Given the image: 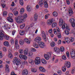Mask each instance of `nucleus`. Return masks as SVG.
<instances>
[{"mask_svg":"<svg viewBox=\"0 0 75 75\" xmlns=\"http://www.w3.org/2000/svg\"><path fill=\"white\" fill-rule=\"evenodd\" d=\"M24 8H22L20 10V13L21 14H22L24 13Z\"/></svg>","mask_w":75,"mask_h":75,"instance_id":"34","label":"nucleus"},{"mask_svg":"<svg viewBox=\"0 0 75 75\" xmlns=\"http://www.w3.org/2000/svg\"><path fill=\"white\" fill-rule=\"evenodd\" d=\"M55 21V19L54 18L48 19L47 21V24L48 25H51L53 22Z\"/></svg>","mask_w":75,"mask_h":75,"instance_id":"9","label":"nucleus"},{"mask_svg":"<svg viewBox=\"0 0 75 75\" xmlns=\"http://www.w3.org/2000/svg\"><path fill=\"white\" fill-rule=\"evenodd\" d=\"M62 59H63V60H66L67 59V57H66V56L65 55H63L62 57Z\"/></svg>","mask_w":75,"mask_h":75,"instance_id":"44","label":"nucleus"},{"mask_svg":"<svg viewBox=\"0 0 75 75\" xmlns=\"http://www.w3.org/2000/svg\"><path fill=\"white\" fill-rule=\"evenodd\" d=\"M23 57H24V55L21 54L19 55V57L21 59H23Z\"/></svg>","mask_w":75,"mask_h":75,"instance_id":"63","label":"nucleus"},{"mask_svg":"<svg viewBox=\"0 0 75 75\" xmlns=\"http://www.w3.org/2000/svg\"><path fill=\"white\" fill-rule=\"evenodd\" d=\"M15 16H18V11H16L15 12H13Z\"/></svg>","mask_w":75,"mask_h":75,"instance_id":"53","label":"nucleus"},{"mask_svg":"<svg viewBox=\"0 0 75 75\" xmlns=\"http://www.w3.org/2000/svg\"><path fill=\"white\" fill-rule=\"evenodd\" d=\"M62 69L63 72H65L67 70V68L66 66H63L62 68Z\"/></svg>","mask_w":75,"mask_h":75,"instance_id":"31","label":"nucleus"},{"mask_svg":"<svg viewBox=\"0 0 75 75\" xmlns=\"http://www.w3.org/2000/svg\"><path fill=\"white\" fill-rule=\"evenodd\" d=\"M51 55H52V52H48L45 54H44V56L46 60H49V59L51 58Z\"/></svg>","mask_w":75,"mask_h":75,"instance_id":"5","label":"nucleus"},{"mask_svg":"<svg viewBox=\"0 0 75 75\" xmlns=\"http://www.w3.org/2000/svg\"><path fill=\"white\" fill-rule=\"evenodd\" d=\"M19 51L20 54H23V52H24V50L23 49H21L19 50Z\"/></svg>","mask_w":75,"mask_h":75,"instance_id":"58","label":"nucleus"},{"mask_svg":"<svg viewBox=\"0 0 75 75\" xmlns=\"http://www.w3.org/2000/svg\"><path fill=\"white\" fill-rule=\"evenodd\" d=\"M64 64L67 68H70V67H71V64L69 62H65Z\"/></svg>","mask_w":75,"mask_h":75,"instance_id":"11","label":"nucleus"},{"mask_svg":"<svg viewBox=\"0 0 75 75\" xmlns=\"http://www.w3.org/2000/svg\"><path fill=\"white\" fill-rule=\"evenodd\" d=\"M7 20L8 21L9 23H13V19H12V18H11V17H8L7 18Z\"/></svg>","mask_w":75,"mask_h":75,"instance_id":"22","label":"nucleus"},{"mask_svg":"<svg viewBox=\"0 0 75 75\" xmlns=\"http://www.w3.org/2000/svg\"><path fill=\"white\" fill-rule=\"evenodd\" d=\"M20 64H21L20 66L21 68H24V63H23V62H22L21 63H21Z\"/></svg>","mask_w":75,"mask_h":75,"instance_id":"50","label":"nucleus"},{"mask_svg":"<svg viewBox=\"0 0 75 75\" xmlns=\"http://www.w3.org/2000/svg\"><path fill=\"white\" fill-rule=\"evenodd\" d=\"M38 16L37 14L35 13L34 15L35 21H36L37 20V19H38Z\"/></svg>","mask_w":75,"mask_h":75,"instance_id":"30","label":"nucleus"},{"mask_svg":"<svg viewBox=\"0 0 75 75\" xmlns=\"http://www.w3.org/2000/svg\"><path fill=\"white\" fill-rule=\"evenodd\" d=\"M41 63V58L40 57H37L35 58V64L36 65H38Z\"/></svg>","mask_w":75,"mask_h":75,"instance_id":"8","label":"nucleus"},{"mask_svg":"<svg viewBox=\"0 0 75 75\" xmlns=\"http://www.w3.org/2000/svg\"><path fill=\"white\" fill-rule=\"evenodd\" d=\"M64 40L66 42L68 40H70V38L68 37H65Z\"/></svg>","mask_w":75,"mask_h":75,"instance_id":"60","label":"nucleus"},{"mask_svg":"<svg viewBox=\"0 0 75 75\" xmlns=\"http://www.w3.org/2000/svg\"><path fill=\"white\" fill-rule=\"evenodd\" d=\"M41 34L42 35V37H44V35H45V32L43 31H41Z\"/></svg>","mask_w":75,"mask_h":75,"instance_id":"57","label":"nucleus"},{"mask_svg":"<svg viewBox=\"0 0 75 75\" xmlns=\"http://www.w3.org/2000/svg\"><path fill=\"white\" fill-rule=\"evenodd\" d=\"M34 41L35 42H39L40 41H41V38L40 37H37L34 39Z\"/></svg>","mask_w":75,"mask_h":75,"instance_id":"13","label":"nucleus"},{"mask_svg":"<svg viewBox=\"0 0 75 75\" xmlns=\"http://www.w3.org/2000/svg\"><path fill=\"white\" fill-rule=\"evenodd\" d=\"M50 16V15L49 14L45 15V19L46 20L48 19V18H49V16Z\"/></svg>","mask_w":75,"mask_h":75,"instance_id":"41","label":"nucleus"},{"mask_svg":"<svg viewBox=\"0 0 75 75\" xmlns=\"http://www.w3.org/2000/svg\"><path fill=\"white\" fill-rule=\"evenodd\" d=\"M59 25L60 27L62 26L63 30H65L66 28L67 30L70 31V27L67 23H65V22L63 21L62 19L60 18L59 20Z\"/></svg>","mask_w":75,"mask_h":75,"instance_id":"2","label":"nucleus"},{"mask_svg":"<svg viewBox=\"0 0 75 75\" xmlns=\"http://www.w3.org/2000/svg\"><path fill=\"white\" fill-rule=\"evenodd\" d=\"M11 27V26L10 25L7 24H5L3 26V28L4 30H8V29H10Z\"/></svg>","mask_w":75,"mask_h":75,"instance_id":"10","label":"nucleus"},{"mask_svg":"<svg viewBox=\"0 0 75 75\" xmlns=\"http://www.w3.org/2000/svg\"><path fill=\"white\" fill-rule=\"evenodd\" d=\"M13 62L14 64H16L17 66L19 65L21 63V61L18 59L17 57H15L13 59Z\"/></svg>","mask_w":75,"mask_h":75,"instance_id":"6","label":"nucleus"},{"mask_svg":"<svg viewBox=\"0 0 75 75\" xmlns=\"http://www.w3.org/2000/svg\"><path fill=\"white\" fill-rule=\"evenodd\" d=\"M4 38L6 40H9L10 39L11 37L8 35H6L4 36Z\"/></svg>","mask_w":75,"mask_h":75,"instance_id":"36","label":"nucleus"},{"mask_svg":"<svg viewBox=\"0 0 75 75\" xmlns=\"http://www.w3.org/2000/svg\"><path fill=\"white\" fill-rule=\"evenodd\" d=\"M43 40H44V41H45V42H46L47 40V37H46V35H44V37H43Z\"/></svg>","mask_w":75,"mask_h":75,"instance_id":"61","label":"nucleus"},{"mask_svg":"<svg viewBox=\"0 0 75 75\" xmlns=\"http://www.w3.org/2000/svg\"><path fill=\"white\" fill-rule=\"evenodd\" d=\"M28 62L31 65H33L34 63V61L31 59H28Z\"/></svg>","mask_w":75,"mask_h":75,"instance_id":"20","label":"nucleus"},{"mask_svg":"<svg viewBox=\"0 0 75 75\" xmlns=\"http://www.w3.org/2000/svg\"><path fill=\"white\" fill-rule=\"evenodd\" d=\"M23 59H24V60H27V56H25V55H24Z\"/></svg>","mask_w":75,"mask_h":75,"instance_id":"64","label":"nucleus"},{"mask_svg":"<svg viewBox=\"0 0 75 75\" xmlns=\"http://www.w3.org/2000/svg\"><path fill=\"white\" fill-rule=\"evenodd\" d=\"M23 41L24 42H25V43L27 44H30L31 43V41L30 40L26 38L24 39Z\"/></svg>","mask_w":75,"mask_h":75,"instance_id":"17","label":"nucleus"},{"mask_svg":"<svg viewBox=\"0 0 75 75\" xmlns=\"http://www.w3.org/2000/svg\"><path fill=\"white\" fill-rule=\"evenodd\" d=\"M39 69L40 71L42 72H45V71H46L45 69L42 66L39 67Z\"/></svg>","mask_w":75,"mask_h":75,"instance_id":"16","label":"nucleus"},{"mask_svg":"<svg viewBox=\"0 0 75 75\" xmlns=\"http://www.w3.org/2000/svg\"><path fill=\"white\" fill-rule=\"evenodd\" d=\"M33 46L35 48H39V46L38 45L35 43V42H34L33 43Z\"/></svg>","mask_w":75,"mask_h":75,"instance_id":"21","label":"nucleus"},{"mask_svg":"<svg viewBox=\"0 0 75 75\" xmlns=\"http://www.w3.org/2000/svg\"><path fill=\"white\" fill-rule=\"evenodd\" d=\"M19 44L21 45H23L24 44V41L22 40H20Z\"/></svg>","mask_w":75,"mask_h":75,"instance_id":"39","label":"nucleus"},{"mask_svg":"<svg viewBox=\"0 0 75 75\" xmlns=\"http://www.w3.org/2000/svg\"><path fill=\"white\" fill-rule=\"evenodd\" d=\"M70 54L72 59L75 58V52L73 49L71 48L69 49Z\"/></svg>","mask_w":75,"mask_h":75,"instance_id":"7","label":"nucleus"},{"mask_svg":"<svg viewBox=\"0 0 75 75\" xmlns=\"http://www.w3.org/2000/svg\"><path fill=\"white\" fill-rule=\"evenodd\" d=\"M64 40L66 42L68 40H70V38L68 37H65Z\"/></svg>","mask_w":75,"mask_h":75,"instance_id":"59","label":"nucleus"},{"mask_svg":"<svg viewBox=\"0 0 75 75\" xmlns=\"http://www.w3.org/2000/svg\"><path fill=\"white\" fill-rule=\"evenodd\" d=\"M57 73L59 75H61L63 73L62 71L61 70H59L57 71Z\"/></svg>","mask_w":75,"mask_h":75,"instance_id":"49","label":"nucleus"},{"mask_svg":"<svg viewBox=\"0 0 75 75\" xmlns=\"http://www.w3.org/2000/svg\"><path fill=\"white\" fill-rule=\"evenodd\" d=\"M53 15L54 17H57L58 16V13L55 11L53 13Z\"/></svg>","mask_w":75,"mask_h":75,"instance_id":"40","label":"nucleus"},{"mask_svg":"<svg viewBox=\"0 0 75 75\" xmlns=\"http://www.w3.org/2000/svg\"><path fill=\"white\" fill-rule=\"evenodd\" d=\"M39 45L40 48H43L45 46L44 43L42 42H41L39 44Z\"/></svg>","mask_w":75,"mask_h":75,"instance_id":"15","label":"nucleus"},{"mask_svg":"<svg viewBox=\"0 0 75 75\" xmlns=\"http://www.w3.org/2000/svg\"><path fill=\"white\" fill-rule=\"evenodd\" d=\"M71 73L72 74H74L75 73V67H73L72 68V69L71 71Z\"/></svg>","mask_w":75,"mask_h":75,"instance_id":"43","label":"nucleus"},{"mask_svg":"<svg viewBox=\"0 0 75 75\" xmlns=\"http://www.w3.org/2000/svg\"><path fill=\"white\" fill-rule=\"evenodd\" d=\"M66 55L68 58H69V52H66Z\"/></svg>","mask_w":75,"mask_h":75,"instance_id":"62","label":"nucleus"},{"mask_svg":"<svg viewBox=\"0 0 75 75\" xmlns=\"http://www.w3.org/2000/svg\"><path fill=\"white\" fill-rule=\"evenodd\" d=\"M8 16L9 17L13 18V15L11 13H9L8 14Z\"/></svg>","mask_w":75,"mask_h":75,"instance_id":"54","label":"nucleus"},{"mask_svg":"<svg viewBox=\"0 0 75 75\" xmlns=\"http://www.w3.org/2000/svg\"><path fill=\"white\" fill-rule=\"evenodd\" d=\"M50 45L52 47H54L55 45V43L54 42H52L50 43Z\"/></svg>","mask_w":75,"mask_h":75,"instance_id":"35","label":"nucleus"},{"mask_svg":"<svg viewBox=\"0 0 75 75\" xmlns=\"http://www.w3.org/2000/svg\"><path fill=\"white\" fill-rule=\"evenodd\" d=\"M68 11L69 12V14H70V16H71V15H72V14H73L74 13V12H73V11H72V8L71 7H70L68 9Z\"/></svg>","mask_w":75,"mask_h":75,"instance_id":"18","label":"nucleus"},{"mask_svg":"<svg viewBox=\"0 0 75 75\" xmlns=\"http://www.w3.org/2000/svg\"><path fill=\"white\" fill-rule=\"evenodd\" d=\"M64 33L66 35H69V32L67 30H65Z\"/></svg>","mask_w":75,"mask_h":75,"instance_id":"47","label":"nucleus"},{"mask_svg":"<svg viewBox=\"0 0 75 75\" xmlns=\"http://www.w3.org/2000/svg\"><path fill=\"white\" fill-rule=\"evenodd\" d=\"M31 27L29 25H27V26L25 28V31L26 32H28V31H30V30Z\"/></svg>","mask_w":75,"mask_h":75,"instance_id":"19","label":"nucleus"},{"mask_svg":"<svg viewBox=\"0 0 75 75\" xmlns=\"http://www.w3.org/2000/svg\"><path fill=\"white\" fill-rule=\"evenodd\" d=\"M7 11H4L3 12V16H7Z\"/></svg>","mask_w":75,"mask_h":75,"instance_id":"52","label":"nucleus"},{"mask_svg":"<svg viewBox=\"0 0 75 75\" xmlns=\"http://www.w3.org/2000/svg\"><path fill=\"white\" fill-rule=\"evenodd\" d=\"M5 71L6 72L8 73L10 72V70H9V68H5Z\"/></svg>","mask_w":75,"mask_h":75,"instance_id":"56","label":"nucleus"},{"mask_svg":"<svg viewBox=\"0 0 75 75\" xmlns=\"http://www.w3.org/2000/svg\"><path fill=\"white\" fill-rule=\"evenodd\" d=\"M23 54L25 55H27L28 57H32L33 55V52L32 51H29L28 49H25L24 50Z\"/></svg>","mask_w":75,"mask_h":75,"instance_id":"3","label":"nucleus"},{"mask_svg":"<svg viewBox=\"0 0 75 75\" xmlns=\"http://www.w3.org/2000/svg\"><path fill=\"white\" fill-rule=\"evenodd\" d=\"M31 71L33 72H37V69L32 68L31 69Z\"/></svg>","mask_w":75,"mask_h":75,"instance_id":"38","label":"nucleus"},{"mask_svg":"<svg viewBox=\"0 0 75 75\" xmlns=\"http://www.w3.org/2000/svg\"><path fill=\"white\" fill-rule=\"evenodd\" d=\"M25 26V23H23L20 26V28H21V29H23V28H24Z\"/></svg>","mask_w":75,"mask_h":75,"instance_id":"32","label":"nucleus"},{"mask_svg":"<svg viewBox=\"0 0 75 75\" xmlns=\"http://www.w3.org/2000/svg\"><path fill=\"white\" fill-rule=\"evenodd\" d=\"M56 30L58 32V34L57 37L59 38H61V33H60V29H59V27H57L56 28Z\"/></svg>","mask_w":75,"mask_h":75,"instance_id":"12","label":"nucleus"},{"mask_svg":"<svg viewBox=\"0 0 75 75\" xmlns=\"http://www.w3.org/2000/svg\"><path fill=\"white\" fill-rule=\"evenodd\" d=\"M21 6H23L24 4V2L23 0H19Z\"/></svg>","mask_w":75,"mask_h":75,"instance_id":"51","label":"nucleus"},{"mask_svg":"<svg viewBox=\"0 0 75 75\" xmlns=\"http://www.w3.org/2000/svg\"><path fill=\"white\" fill-rule=\"evenodd\" d=\"M4 46L6 47H8L10 46V44H9V42L7 41H5L4 42Z\"/></svg>","mask_w":75,"mask_h":75,"instance_id":"23","label":"nucleus"},{"mask_svg":"<svg viewBox=\"0 0 75 75\" xmlns=\"http://www.w3.org/2000/svg\"><path fill=\"white\" fill-rule=\"evenodd\" d=\"M28 73V70L26 69H25L22 71V75H27Z\"/></svg>","mask_w":75,"mask_h":75,"instance_id":"14","label":"nucleus"},{"mask_svg":"<svg viewBox=\"0 0 75 75\" xmlns=\"http://www.w3.org/2000/svg\"><path fill=\"white\" fill-rule=\"evenodd\" d=\"M8 58H11V59L13 58V55H12V54L11 53H8Z\"/></svg>","mask_w":75,"mask_h":75,"instance_id":"46","label":"nucleus"},{"mask_svg":"<svg viewBox=\"0 0 75 75\" xmlns=\"http://www.w3.org/2000/svg\"><path fill=\"white\" fill-rule=\"evenodd\" d=\"M4 34H2L0 35V40H2L4 38Z\"/></svg>","mask_w":75,"mask_h":75,"instance_id":"26","label":"nucleus"},{"mask_svg":"<svg viewBox=\"0 0 75 75\" xmlns=\"http://www.w3.org/2000/svg\"><path fill=\"white\" fill-rule=\"evenodd\" d=\"M27 17V15L25 13L24 14L23 16L16 17L15 18V20L17 23L21 24V23H24V22L25 21Z\"/></svg>","mask_w":75,"mask_h":75,"instance_id":"1","label":"nucleus"},{"mask_svg":"<svg viewBox=\"0 0 75 75\" xmlns=\"http://www.w3.org/2000/svg\"><path fill=\"white\" fill-rule=\"evenodd\" d=\"M58 24L56 22H54L52 23V27H56V29H57V27H58L57 26Z\"/></svg>","mask_w":75,"mask_h":75,"instance_id":"24","label":"nucleus"},{"mask_svg":"<svg viewBox=\"0 0 75 75\" xmlns=\"http://www.w3.org/2000/svg\"><path fill=\"white\" fill-rule=\"evenodd\" d=\"M41 62L43 64H47V61L44 58L42 59Z\"/></svg>","mask_w":75,"mask_h":75,"instance_id":"28","label":"nucleus"},{"mask_svg":"<svg viewBox=\"0 0 75 75\" xmlns=\"http://www.w3.org/2000/svg\"><path fill=\"white\" fill-rule=\"evenodd\" d=\"M54 50L55 52H56L57 54H59L60 53V51L61 52H64L65 49H64V47L63 46H61L60 47V49H59L57 47H55L54 48Z\"/></svg>","mask_w":75,"mask_h":75,"instance_id":"4","label":"nucleus"},{"mask_svg":"<svg viewBox=\"0 0 75 75\" xmlns=\"http://www.w3.org/2000/svg\"><path fill=\"white\" fill-rule=\"evenodd\" d=\"M27 10L28 11H31L32 10L31 7L30 6H28L27 7Z\"/></svg>","mask_w":75,"mask_h":75,"instance_id":"27","label":"nucleus"},{"mask_svg":"<svg viewBox=\"0 0 75 75\" xmlns=\"http://www.w3.org/2000/svg\"><path fill=\"white\" fill-rule=\"evenodd\" d=\"M70 42H74L75 41V38L71 37L70 38Z\"/></svg>","mask_w":75,"mask_h":75,"instance_id":"42","label":"nucleus"},{"mask_svg":"<svg viewBox=\"0 0 75 75\" xmlns=\"http://www.w3.org/2000/svg\"><path fill=\"white\" fill-rule=\"evenodd\" d=\"M54 33L55 35H57V34H58L59 33L58 32V31H57L56 29H54L53 30Z\"/></svg>","mask_w":75,"mask_h":75,"instance_id":"45","label":"nucleus"},{"mask_svg":"<svg viewBox=\"0 0 75 75\" xmlns=\"http://www.w3.org/2000/svg\"><path fill=\"white\" fill-rule=\"evenodd\" d=\"M44 6L46 8H47L48 7V4L47 3V1H44Z\"/></svg>","mask_w":75,"mask_h":75,"instance_id":"29","label":"nucleus"},{"mask_svg":"<svg viewBox=\"0 0 75 75\" xmlns=\"http://www.w3.org/2000/svg\"><path fill=\"white\" fill-rule=\"evenodd\" d=\"M1 6L3 8H4L6 7V4H4L3 3H1Z\"/></svg>","mask_w":75,"mask_h":75,"instance_id":"48","label":"nucleus"},{"mask_svg":"<svg viewBox=\"0 0 75 75\" xmlns=\"http://www.w3.org/2000/svg\"><path fill=\"white\" fill-rule=\"evenodd\" d=\"M69 21L71 23H74V22H75V19L73 18H71L69 20Z\"/></svg>","mask_w":75,"mask_h":75,"instance_id":"37","label":"nucleus"},{"mask_svg":"<svg viewBox=\"0 0 75 75\" xmlns=\"http://www.w3.org/2000/svg\"><path fill=\"white\" fill-rule=\"evenodd\" d=\"M53 30L52 29H50L48 30V33L49 34H52V31Z\"/></svg>","mask_w":75,"mask_h":75,"instance_id":"55","label":"nucleus"},{"mask_svg":"<svg viewBox=\"0 0 75 75\" xmlns=\"http://www.w3.org/2000/svg\"><path fill=\"white\" fill-rule=\"evenodd\" d=\"M44 2V1L43 0H40L38 4L40 7H41L43 5V3Z\"/></svg>","mask_w":75,"mask_h":75,"instance_id":"25","label":"nucleus"},{"mask_svg":"<svg viewBox=\"0 0 75 75\" xmlns=\"http://www.w3.org/2000/svg\"><path fill=\"white\" fill-rule=\"evenodd\" d=\"M25 31L20 30L19 32L20 34L21 35H23L25 34Z\"/></svg>","mask_w":75,"mask_h":75,"instance_id":"33","label":"nucleus"}]
</instances>
